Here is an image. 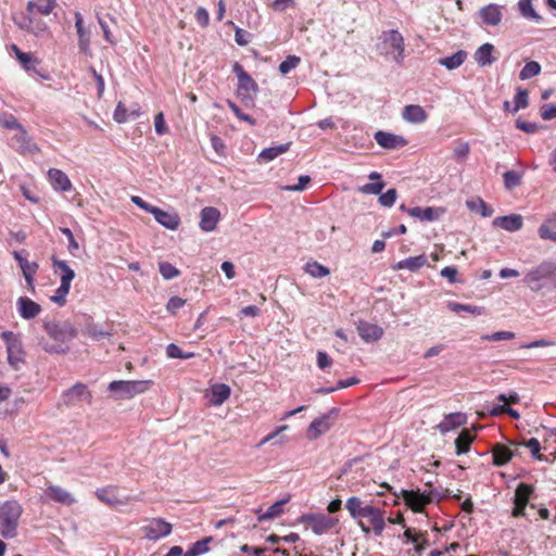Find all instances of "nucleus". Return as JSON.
Wrapping results in <instances>:
<instances>
[{"instance_id":"54","label":"nucleus","mask_w":556,"mask_h":556,"mask_svg":"<svg viewBox=\"0 0 556 556\" xmlns=\"http://www.w3.org/2000/svg\"><path fill=\"white\" fill-rule=\"evenodd\" d=\"M396 198H397V192L395 189L392 188V189H389L387 192L380 194L379 203L382 206L391 207L395 203Z\"/></svg>"},{"instance_id":"21","label":"nucleus","mask_w":556,"mask_h":556,"mask_svg":"<svg viewBox=\"0 0 556 556\" xmlns=\"http://www.w3.org/2000/svg\"><path fill=\"white\" fill-rule=\"evenodd\" d=\"M402 118L410 124H422L428 119V113L418 104H408L402 110Z\"/></svg>"},{"instance_id":"9","label":"nucleus","mask_w":556,"mask_h":556,"mask_svg":"<svg viewBox=\"0 0 556 556\" xmlns=\"http://www.w3.org/2000/svg\"><path fill=\"white\" fill-rule=\"evenodd\" d=\"M549 268H552L551 261H544L530 269L526 274L523 281L532 291L539 292L543 289L544 281H549Z\"/></svg>"},{"instance_id":"8","label":"nucleus","mask_w":556,"mask_h":556,"mask_svg":"<svg viewBox=\"0 0 556 556\" xmlns=\"http://www.w3.org/2000/svg\"><path fill=\"white\" fill-rule=\"evenodd\" d=\"M2 340L7 344L8 362L9 364L17 368L20 364L24 363V350L22 341L12 331H3L1 333Z\"/></svg>"},{"instance_id":"42","label":"nucleus","mask_w":556,"mask_h":556,"mask_svg":"<svg viewBox=\"0 0 556 556\" xmlns=\"http://www.w3.org/2000/svg\"><path fill=\"white\" fill-rule=\"evenodd\" d=\"M447 307L452 311V312H455V313H459V312H467L469 314H472V315H482L483 314V308L482 307H479V306H476V305H470V304H460V303H457V302H450L447 304Z\"/></svg>"},{"instance_id":"10","label":"nucleus","mask_w":556,"mask_h":556,"mask_svg":"<svg viewBox=\"0 0 556 556\" xmlns=\"http://www.w3.org/2000/svg\"><path fill=\"white\" fill-rule=\"evenodd\" d=\"M96 497L104 505L116 508L130 503L129 496H121L118 485H106L96 490Z\"/></svg>"},{"instance_id":"29","label":"nucleus","mask_w":556,"mask_h":556,"mask_svg":"<svg viewBox=\"0 0 556 556\" xmlns=\"http://www.w3.org/2000/svg\"><path fill=\"white\" fill-rule=\"evenodd\" d=\"M75 27L78 35V46L81 52L88 53L90 47L89 33L84 27V18L79 12L75 13Z\"/></svg>"},{"instance_id":"62","label":"nucleus","mask_w":556,"mask_h":556,"mask_svg":"<svg viewBox=\"0 0 556 556\" xmlns=\"http://www.w3.org/2000/svg\"><path fill=\"white\" fill-rule=\"evenodd\" d=\"M186 301L179 296H172L166 305L167 312L175 315L185 305Z\"/></svg>"},{"instance_id":"32","label":"nucleus","mask_w":556,"mask_h":556,"mask_svg":"<svg viewBox=\"0 0 556 556\" xmlns=\"http://www.w3.org/2000/svg\"><path fill=\"white\" fill-rule=\"evenodd\" d=\"M52 268L55 274L62 273L60 280L61 282L71 283L75 278V271L68 266L65 261L58 260L54 255L51 257Z\"/></svg>"},{"instance_id":"17","label":"nucleus","mask_w":556,"mask_h":556,"mask_svg":"<svg viewBox=\"0 0 556 556\" xmlns=\"http://www.w3.org/2000/svg\"><path fill=\"white\" fill-rule=\"evenodd\" d=\"M45 497L58 504L71 506L76 503V498L60 485H48L45 490Z\"/></svg>"},{"instance_id":"12","label":"nucleus","mask_w":556,"mask_h":556,"mask_svg":"<svg viewBox=\"0 0 556 556\" xmlns=\"http://www.w3.org/2000/svg\"><path fill=\"white\" fill-rule=\"evenodd\" d=\"M173 526L163 518H152L141 528L146 539L157 541L170 534Z\"/></svg>"},{"instance_id":"6","label":"nucleus","mask_w":556,"mask_h":556,"mask_svg":"<svg viewBox=\"0 0 556 556\" xmlns=\"http://www.w3.org/2000/svg\"><path fill=\"white\" fill-rule=\"evenodd\" d=\"M232 71L238 77L237 97L243 102L245 106H254L255 97L258 92V86L256 81L238 62H235L232 65Z\"/></svg>"},{"instance_id":"64","label":"nucleus","mask_w":556,"mask_h":556,"mask_svg":"<svg viewBox=\"0 0 556 556\" xmlns=\"http://www.w3.org/2000/svg\"><path fill=\"white\" fill-rule=\"evenodd\" d=\"M194 18L201 27H206L210 23V15L206 9L199 7L194 13Z\"/></svg>"},{"instance_id":"59","label":"nucleus","mask_w":556,"mask_h":556,"mask_svg":"<svg viewBox=\"0 0 556 556\" xmlns=\"http://www.w3.org/2000/svg\"><path fill=\"white\" fill-rule=\"evenodd\" d=\"M210 139H211V144H212L213 149L215 150V152L219 156H225L226 155V144H225L224 140L220 137H218L217 135H211Z\"/></svg>"},{"instance_id":"15","label":"nucleus","mask_w":556,"mask_h":556,"mask_svg":"<svg viewBox=\"0 0 556 556\" xmlns=\"http://www.w3.org/2000/svg\"><path fill=\"white\" fill-rule=\"evenodd\" d=\"M401 496L405 504L415 513H421L426 505L431 503L430 495L420 493L419 490H401Z\"/></svg>"},{"instance_id":"40","label":"nucleus","mask_w":556,"mask_h":556,"mask_svg":"<svg viewBox=\"0 0 556 556\" xmlns=\"http://www.w3.org/2000/svg\"><path fill=\"white\" fill-rule=\"evenodd\" d=\"M466 52L465 51H457L451 56L441 58L439 60V63L443 66H445L447 70H455L459 67L466 60Z\"/></svg>"},{"instance_id":"4","label":"nucleus","mask_w":556,"mask_h":556,"mask_svg":"<svg viewBox=\"0 0 556 556\" xmlns=\"http://www.w3.org/2000/svg\"><path fill=\"white\" fill-rule=\"evenodd\" d=\"M23 508L17 501L11 500L0 506V534L5 539L14 538Z\"/></svg>"},{"instance_id":"27","label":"nucleus","mask_w":556,"mask_h":556,"mask_svg":"<svg viewBox=\"0 0 556 556\" xmlns=\"http://www.w3.org/2000/svg\"><path fill=\"white\" fill-rule=\"evenodd\" d=\"M50 184L55 190L68 191L72 189V184L65 173L58 168H51L48 172Z\"/></svg>"},{"instance_id":"56","label":"nucleus","mask_w":556,"mask_h":556,"mask_svg":"<svg viewBox=\"0 0 556 556\" xmlns=\"http://www.w3.org/2000/svg\"><path fill=\"white\" fill-rule=\"evenodd\" d=\"M113 117H114V121L117 123H126L129 119V112L124 103H122V102L117 103L114 114H113Z\"/></svg>"},{"instance_id":"60","label":"nucleus","mask_w":556,"mask_h":556,"mask_svg":"<svg viewBox=\"0 0 556 556\" xmlns=\"http://www.w3.org/2000/svg\"><path fill=\"white\" fill-rule=\"evenodd\" d=\"M154 127L157 135L162 136L168 132L163 112H159L154 117Z\"/></svg>"},{"instance_id":"43","label":"nucleus","mask_w":556,"mask_h":556,"mask_svg":"<svg viewBox=\"0 0 556 556\" xmlns=\"http://www.w3.org/2000/svg\"><path fill=\"white\" fill-rule=\"evenodd\" d=\"M212 538H204L202 540L197 541L185 554V556H199L201 554L206 553L210 547L208 544L211 543Z\"/></svg>"},{"instance_id":"36","label":"nucleus","mask_w":556,"mask_h":556,"mask_svg":"<svg viewBox=\"0 0 556 556\" xmlns=\"http://www.w3.org/2000/svg\"><path fill=\"white\" fill-rule=\"evenodd\" d=\"M475 439L476 437L468 429H463L455 440L456 454L467 453Z\"/></svg>"},{"instance_id":"1","label":"nucleus","mask_w":556,"mask_h":556,"mask_svg":"<svg viewBox=\"0 0 556 556\" xmlns=\"http://www.w3.org/2000/svg\"><path fill=\"white\" fill-rule=\"evenodd\" d=\"M47 337L38 338V345L48 354H66L70 343L77 337V330L70 323L45 320L42 324Z\"/></svg>"},{"instance_id":"25","label":"nucleus","mask_w":556,"mask_h":556,"mask_svg":"<svg viewBox=\"0 0 556 556\" xmlns=\"http://www.w3.org/2000/svg\"><path fill=\"white\" fill-rule=\"evenodd\" d=\"M220 218V213L216 207L207 206L201 211L200 227L204 231H212Z\"/></svg>"},{"instance_id":"38","label":"nucleus","mask_w":556,"mask_h":556,"mask_svg":"<svg viewBox=\"0 0 556 556\" xmlns=\"http://www.w3.org/2000/svg\"><path fill=\"white\" fill-rule=\"evenodd\" d=\"M230 388L225 383H218L212 387V403L222 405L230 396Z\"/></svg>"},{"instance_id":"14","label":"nucleus","mask_w":556,"mask_h":556,"mask_svg":"<svg viewBox=\"0 0 556 556\" xmlns=\"http://www.w3.org/2000/svg\"><path fill=\"white\" fill-rule=\"evenodd\" d=\"M303 521L315 534L326 533L336 526L333 518L323 514L305 515Z\"/></svg>"},{"instance_id":"44","label":"nucleus","mask_w":556,"mask_h":556,"mask_svg":"<svg viewBox=\"0 0 556 556\" xmlns=\"http://www.w3.org/2000/svg\"><path fill=\"white\" fill-rule=\"evenodd\" d=\"M518 9L521 15L526 18H532L535 21L541 20V16L534 11L532 7V0H519Z\"/></svg>"},{"instance_id":"24","label":"nucleus","mask_w":556,"mask_h":556,"mask_svg":"<svg viewBox=\"0 0 556 556\" xmlns=\"http://www.w3.org/2000/svg\"><path fill=\"white\" fill-rule=\"evenodd\" d=\"M428 264L427 256L425 254H420L417 256H410L408 258L402 260L392 265V269L402 270L408 269L409 271H418L420 268Z\"/></svg>"},{"instance_id":"28","label":"nucleus","mask_w":556,"mask_h":556,"mask_svg":"<svg viewBox=\"0 0 556 556\" xmlns=\"http://www.w3.org/2000/svg\"><path fill=\"white\" fill-rule=\"evenodd\" d=\"M493 224L507 231H517L522 228L523 219L521 215L511 214L508 216L496 217Z\"/></svg>"},{"instance_id":"2","label":"nucleus","mask_w":556,"mask_h":556,"mask_svg":"<svg viewBox=\"0 0 556 556\" xmlns=\"http://www.w3.org/2000/svg\"><path fill=\"white\" fill-rule=\"evenodd\" d=\"M345 507L350 515L358 520V526L365 534L370 531L380 536L386 528L384 511L372 505H363L357 496L348 498Z\"/></svg>"},{"instance_id":"16","label":"nucleus","mask_w":556,"mask_h":556,"mask_svg":"<svg viewBox=\"0 0 556 556\" xmlns=\"http://www.w3.org/2000/svg\"><path fill=\"white\" fill-rule=\"evenodd\" d=\"M333 419L331 414H325L316 419H314L307 428L306 437L308 440H316L321 434L328 432L333 425Z\"/></svg>"},{"instance_id":"19","label":"nucleus","mask_w":556,"mask_h":556,"mask_svg":"<svg viewBox=\"0 0 556 556\" xmlns=\"http://www.w3.org/2000/svg\"><path fill=\"white\" fill-rule=\"evenodd\" d=\"M479 16L483 24L489 26H497L503 18L502 7L491 3L479 10Z\"/></svg>"},{"instance_id":"57","label":"nucleus","mask_w":556,"mask_h":556,"mask_svg":"<svg viewBox=\"0 0 556 556\" xmlns=\"http://www.w3.org/2000/svg\"><path fill=\"white\" fill-rule=\"evenodd\" d=\"M525 446H527L532 456L539 460H543L544 457L543 455L540 453L541 451V443L538 439L535 438H531L530 440H528L527 442L523 443Z\"/></svg>"},{"instance_id":"51","label":"nucleus","mask_w":556,"mask_h":556,"mask_svg":"<svg viewBox=\"0 0 556 556\" xmlns=\"http://www.w3.org/2000/svg\"><path fill=\"white\" fill-rule=\"evenodd\" d=\"M301 62L296 55H288L285 61L279 64V71L282 75H287L290 71L294 70Z\"/></svg>"},{"instance_id":"48","label":"nucleus","mask_w":556,"mask_h":556,"mask_svg":"<svg viewBox=\"0 0 556 556\" xmlns=\"http://www.w3.org/2000/svg\"><path fill=\"white\" fill-rule=\"evenodd\" d=\"M286 501H279L270 505L267 510L258 517L261 521L279 517L282 514V507Z\"/></svg>"},{"instance_id":"22","label":"nucleus","mask_w":556,"mask_h":556,"mask_svg":"<svg viewBox=\"0 0 556 556\" xmlns=\"http://www.w3.org/2000/svg\"><path fill=\"white\" fill-rule=\"evenodd\" d=\"M152 215L159 224L167 229L176 230L180 225V217L175 212L163 211L155 206Z\"/></svg>"},{"instance_id":"45","label":"nucleus","mask_w":556,"mask_h":556,"mask_svg":"<svg viewBox=\"0 0 556 556\" xmlns=\"http://www.w3.org/2000/svg\"><path fill=\"white\" fill-rule=\"evenodd\" d=\"M541 72V65L536 61L528 62L519 73V77L522 80L532 78L539 75Z\"/></svg>"},{"instance_id":"37","label":"nucleus","mask_w":556,"mask_h":556,"mask_svg":"<svg viewBox=\"0 0 556 556\" xmlns=\"http://www.w3.org/2000/svg\"><path fill=\"white\" fill-rule=\"evenodd\" d=\"M22 273L27 283V289L35 293V275L39 268L36 262H22Z\"/></svg>"},{"instance_id":"13","label":"nucleus","mask_w":556,"mask_h":556,"mask_svg":"<svg viewBox=\"0 0 556 556\" xmlns=\"http://www.w3.org/2000/svg\"><path fill=\"white\" fill-rule=\"evenodd\" d=\"M534 492V488L528 483H519L515 490L514 508L511 516L519 518L525 516V510L529 504L530 497Z\"/></svg>"},{"instance_id":"39","label":"nucleus","mask_w":556,"mask_h":556,"mask_svg":"<svg viewBox=\"0 0 556 556\" xmlns=\"http://www.w3.org/2000/svg\"><path fill=\"white\" fill-rule=\"evenodd\" d=\"M290 146H291V143L287 142L283 144L266 148L260 153L258 159L266 161V162L273 161L277 156L287 152L289 150Z\"/></svg>"},{"instance_id":"50","label":"nucleus","mask_w":556,"mask_h":556,"mask_svg":"<svg viewBox=\"0 0 556 556\" xmlns=\"http://www.w3.org/2000/svg\"><path fill=\"white\" fill-rule=\"evenodd\" d=\"M503 178L505 188L511 190L521 184L522 176L518 172L508 170L504 173Z\"/></svg>"},{"instance_id":"20","label":"nucleus","mask_w":556,"mask_h":556,"mask_svg":"<svg viewBox=\"0 0 556 556\" xmlns=\"http://www.w3.org/2000/svg\"><path fill=\"white\" fill-rule=\"evenodd\" d=\"M16 304L18 314L24 319H33L41 312V306L27 296L18 298Z\"/></svg>"},{"instance_id":"55","label":"nucleus","mask_w":556,"mask_h":556,"mask_svg":"<svg viewBox=\"0 0 556 556\" xmlns=\"http://www.w3.org/2000/svg\"><path fill=\"white\" fill-rule=\"evenodd\" d=\"M467 206L471 211H475L479 207L481 210L482 216H490L492 214V210L486 205V203L482 199H478L477 201H467Z\"/></svg>"},{"instance_id":"61","label":"nucleus","mask_w":556,"mask_h":556,"mask_svg":"<svg viewBox=\"0 0 556 556\" xmlns=\"http://www.w3.org/2000/svg\"><path fill=\"white\" fill-rule=\"evenodd\" d=\"M384 187L383 182H369L359 188L362 193L366 194H380Z\"/></svg>"},{"instance_id":"63","label":"nucleus","mask_w":556,"mask_h":556,"mask_svg":"<svg viewBox=\"0 0 556 556\" xmlns=\"http://www.w3.org/2000/svg\"><path fill=\"white\" fill-rule=\"evenodd\" d=\"M0 126L5 129H18L21 124L13 115H4L0 118Z\"/></svg>"},{"instance_id":"52","label":"nucleus","mask_w":556,"mask_h":556,"mask_svg":"<svg viewBox=\"0 0 556 556\" xmlns=\"http://www.w3.org/2000/svg\"><path fill=\"white\" fill-rule=\"evenodd\" d=\"M159 269L164 279H173L179 276L180 271L168 262H161Z\"/></svg>"},{"instance_id":"49","label":"nucleus","mask_w":556,"mask_h":556,"mask_svg":"<svg viewBox=\"0 0 556 556\" xmlns=\"http://www.w3.org/2000/svg\"><path fill=\"white\" fill-rule=\"evenodd\" d=\"M71 283L61 282L60 287L56 289L55 294L52 295L50 299L55 304L63 306L66 302V296L70 292Z\"/></svg>"},{"instance_id":"41","label":"nucleus","mask_w":556,"mask_h":556,"mask_svg":"<svg viewBox=\"0 0 556 556\" xmlns=\"http://www.w3.org/2000/svg\"><path fill=\"white\" fill-rule=\"evenodd\" d=\"M305 273L311 275L314 278H323L329 275L330 270L318 263L317 261H309L304 266Z\"/></svg>"},{"instance_id":"35","label":"nucleus","mask_w":556,"mask_h":556,"mask_svg":"<svg viewBox=\"0 0 556 556\" xmlns=\"http://www.w3.org/2000/svg\"><path fill=\"white\" fill-rule=\"evenodd\" d=\"M358 333L366 341H376L382 337V329L374 324L362 323L358 325Z\"/></svg>"},{"instance_id":"47","label":"nucleus","mask_w":556,"mask_h":556,"mask_svg":"<svg viewBox=\"0 0 556 556\" xmlns=\"http://www.w3.org/2000/svg\"><path fill=\"white\" fill-rule=\"evenodd\" d=\"M528 104H529L528 91L525 89L518 88L517 93L514 99V106L511 109V112L516 113L519 110L527 108Z\"/></svg>"},{"instance_id":"34","label":"nucleus","mask_w":556,"mask_h":556,"mask_svg":"<svg viewBox=\"0 0 556 556\" xmlns=\"http://www.w3.org/2000/svg\"><path fill=\"white\" fill-rule=\"evenodd\" d=\"M494 46L492 43H483L475 52L476 62L481 66L491 65L495 61V59L492 56Z\"/></svg>"},{"instance_id":"46","label":"nucleus","mask_w":556,"mask_h":556,"mask_svg":"<svg viewBox=\"0 0 556 556\" xmlns=\"http://www.w3.org/2000/svg\"><path fill=\"white\" fill-rule=\"evenodd\" d=\"M166 355L168 358L188 359L194 357L195 354L193 352H182L177 344L170 343L166 346Z\"/></svg>"},{"instance_id":"23","label":"nucleus","mask_w":556,"mask_h":556,"mask_svg":"<svg viewBox=\"0 0 556 556\" xmlns=\"http://www.w3.org/2000/svg\"><path fill=\"white\" fill-rule=\"evenodd\" d=\"M467 416L464 413H451L445 415L444 419L438 425V429L441 433H446L458 427L466 425Z\"/></svg>"},{"instance_id":"18","label":"nucleus","mask_w":556,"mask_h":556,"mask_svg":"<svg viewBox=\"0 0 556 556\" xmlns=\"http://www.w3.org/2000/svg\"><path fill=\"white\" fill-rule=\"evenodd\" d=\"M375 140L380 147L389 150L402 148L407 144V140L404 139L402 136H397L382 130H378L375 134Z\"/></svg>"},{"instance_id":"11","label":"nucleus","mask_w":556,"mask_h":556,"mask_svg":"<svg viewBox=\"0 0 556 556\" xmlns=\"http://www.w3.org/2000/svg\"><path fill=\"white\" fill-rule=\"evenodd\" d=\"M62 401L67 407L80 405L83 402L90 405L92 393L86 384L79 382L63 392Z\"/></svg>"},{"instance_id":"7","label":"nucleus","mask_w":556,"mask_h":556,"mask_svg":"<svg viewBox=\"0 0 556 556\" xmlns=\"http://www.w3.org/2000/svg\"><path fill=\"white\" fill-rule=\"evenodd\" d=\"M152 384V380H116L109 384V390L122 393L125 399H131L148 391Z\"/></svg>"},{"instance_id":"30","label":"nucleus","mask_w":556,"mask_h":556,"mask_svg":"<svg viewBox=\"0 0 556 556\" xmlns=\"http://www.w3.org/2000/svg\"><path fill=\"white\" fill-rule=\"evenodd\" d=\"M404 538L415 544V551L420 554L428 545V539L426 532H419L415 529L407 528L404 533Z\"/></svg>"},{"instance_id":"53","label":"nucleus","mask_w":556,"mask_h":556,"mask_svg":"<svg viewBox=\"0 0 556 556\" xmlns=\"http://www.w3.org/2000/svg\"><path fill=\"white\" fill-rule=\"evenodd\" d=\"M16 59L26 71L34 70L35 66L39 63L37 59H34L33 55L27 52H20Z\"/></svg>"},{"instance_id":"58","label":"nucleus","mask_w":556,"mask_h":556,"mask_svg":"<svg viewBox=\"0 0 556 556\" xmlns=\"http://www.w3.org/2000/svg\"><path fill=\"white\" fill-rule=\"evenodd\" d=\"M516 127L519 130H522V131H525L527 134H535L541 128L536 123L527 122V121H523L521 118H518L516 121Z\"/></svg>"},{"instance_id":"5","label":"nucleus","mask_w":556,"mask_h":556,"mask_svg":"<svg viewBox=\"0 0 556 556\" xmlns=\"http://www.w3.org/2000/svg\"><path fill=\"white\" fill-rule=\"evenodd\" d=\"M378 49L381 54L392 55L397 64H402L405 58V41L402 34L396 29L386 30L379 37Z\"/></svg>"},{"instance_id":"33","label":"nucleus","mask_w":556,"mask_h":556,"mask_svg":"<svg viewBox=\"0 0 556 556\" xmlns=\"http://www.w3.org/2000/svg\"><path fill=\"white\" fill-rule=\"evenodd\" d=\"M493 464L496 466H504L513 458L511 450L501 443H497L492 448Z\"/></svg>"},{"instance_id":"26","label":"nucleus","mask_w":556,"mask_h":556,"mask_svg":"<svg viewBox=\"0 0 556 556\" xmlns=\"http://www.w3.org/2000/svg\"><path fill=\"white\" fill-rule=\"evenodd\" d=\"M407 214L420 220L433 222L439 219L444 212L443 208L415 206L406 210Z\"/></svg>"},{"instance_id":"31","label":"nucleus","mask_w":556,"mask_h":556,"mask_svg":"<svg viewBox=\"0 0 556 556\" xmlns=\"http://www.w3.org/2000/svg\"><path fill=\"white\" fill-rule=\"evenodd\" d=\"M539 236L543 240L556 242V213L548 216L539 227Z\"/></svg>"},{"instance_id":"3","label":"nucleus","mask_w":556,"mask_h":556,"mask_svg":"<svg viewBox=\"0 0 556 556\" xmlns=\"http://www.w3.org/2000/svg\"><path fill=\"white\" fill-rule=\"evenodd\" d=\"M56 0H31L27 2V24L26 30L35 36H42L49 31L46 23L40 21V16H49L56 8Z\"/></svg>"}]
</instances>
